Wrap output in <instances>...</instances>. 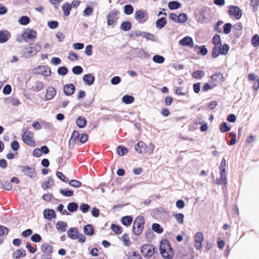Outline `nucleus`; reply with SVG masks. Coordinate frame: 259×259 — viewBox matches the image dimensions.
<instances>
[{
  "label": "nucleus",
  "mask_w": 259,
  "mask_h": 259,
  "mask_svg": "<svg viewBox=\"0 0 259 259\" xmlns=\"http://www.w3.org/2000/svg\"><path fill=\"white\" fill-rule=\"evenodd\" d=\"M159 251L161 256L164 258H172L173 250L169 242L167 240L164 239L161 241L159 245Z\"/></svg>",
  "instance_id": "1"
},
{
  "label": "nucleus",
  "mask_w": 259,
  "mask_h": 259,
  "mask_svg": "<svg viewBox=\"0 0 259 259\" xmlns=\"http://www.w3.org/2000/svg\"><path fill=\"white\" fill-rule=\"evenodd\" d=\"M145 224V219L143 216L139 215L135 219L133 226V231L136 236H139L141 234Z\"/></svg>",
  "instance_id": "2"
},
{
  "label": "nucleus",
  "mask_w": 259,
  "mask_h": 259,
  "mask_svg": "<svg viewBox=\"0 0 259 259\" xmlns=\"http://www.w3.org/2000/svg\"><path fill=\"white\" fill-rule=\"evenodd\" d=\"M41 49V46L38 44H31L29 47H26L24 50V56L29 58L36 55Z\"/></svg>",
  "instance_id": "3"
},
{
  "label": "nucleus",
  "mask_w": 259,
  "mask_h": 259,
  "mask_svg": "<svg viewBox=\"0 0 259 259\" xmlns=\"http://www.w3.org/2000/svg\"><path fill=\"white\" fill-rule=\"evenodd\" d=\"M226 164V162L225 158H223L220 167V173L221 177L220 178H217L216 180L217 184L220 185L223 184L225 187H226V185H227V178L225 168Z\"/></svg>",
  "instance_id": "4"
},
{
  "label": "nucleus",
  "mask_w": 259,
  "mask_h": 259,
  "mask_svg": "<svg viewBox=\"0 0 259 259\" xmlns=\"http://www.w3.org/2000/svg\"><path fill=\"white\" fill-rule=\"evenodd\" d=\"M118 11L116 9L112 10L107 16V23L108 26H114L117 23L118 17Z\"/></svg>",
  "instance_id": "5"
},
{
  "label": "nucleus",
  "mask_w": 259,
  "mask_h": 259,
  "mask_svg": "<svg viewBox=\"0 0 259 259\" xmlns=\"http://www.w3.org/2000/svg\"><path fill=\"white\" fill-rule=\"evenodd\" d=\"M228 14L236 19H240L242 15V10L236 6H230L228 7Z\"/></svg>",
  "instance_id": "6"
},
{
  "label": "nucleus",
  "mask_w": 259,
  "mask_h": 259,
  "mask_svg": "<svg viewBox=\"0 0 259 259\" xmlns=\"http://www.w3.org/2000/svg\"><path fill=\"white\" fill-rule=\"evenodd\" d=\"M155 252V248L151 244L143 245L141 248V253L143 256L146 257H151Z\"/></svg>",
  "instance_id": "7"
},
{
  "label": "nucleus",
  "mask_w": 259,
  "mask_h": 259,
  "mask_svg": "<svg viewBox=\"0 0 259 259\" xmlns=\"http://www.w3.org/2000/svg\"><path fill=\"white\" fill-rule=\"evenodd\" d=\"M41 250L46 253V255H42L41 259H52L53 247L48 243H44L41 246Z\"/></svg>",
  "instance_id": "8"
},
{
  "label": "nucleus",
  "mask_w": 259,
  "mask_h": 259,
  "mask_svg": "<svg viewBox=\"0 0 259 259\" xmlns=\"http://www.w3.org/2000/svg\"><path fill=\"white\" fill-rule=\"evenodd\" d=\"M32 134L29 131H26L23 132L22 135V140L26 145L34 147L35 146V143L32 139Z\"/></svg>",
  "instance_id": "9"
},
{
  "label": "nucleus",
  "mask_w": 259,
  "mask_h": 259,
  "mask_svg": "<svg viewBox=\"0 0 259 259\" xmlns=\"http://www.w3.org/2000/svg\"><path fill=\"white\" fill-rule=\"evenodd\" d=\"M37 36V32L35 30L33 29H28L27 31H24L22 34V38L23 40L26 42L27 41L26 39H33L35 38Z\"/></svg>",
  "instance_id": "10"
},
{
  "label": "nucleus",
  "mask_w": 259,
  "mask_h": 259,
  "mask_svg": "<svg viewBox=\"0 0 259 259\" xmlns=\"http://www.w3.org/2000/svg\"><path fill=\"white\" fill-rule=\"evenodd\" d=\"M35 73L43 75L45 76L51 75V71L49 67L45 65H40L35 69Z\"/></svg>",
  "instance_id": "11"
},
{
  "label": "nucleus",
  "mask_w": 259,
  "mask_h": 259,
  "mask_svg": "<svg viewBox=\"0 0 259 259\" xmlns=\"http://www.w3.org/2000/svg\"><path fill=\"white\" fill-rule=\"evenodd\" d=\"M57 92L56 89L51 86L49 87L47 89L46 98L45 101H48L52 100L56 96Z\"/></svg>",
  "instance_id": "12"
},
{
  "label": "nucleus",
  "mask_w": 259,
  "mask_h": 259,
  "mask_svg": "<svg viewBox=\"0 0 259 259\" xmlns=\"http://www.w3.org/2000/svg\"><path fill=\"white\" fill-rule=\"evenodd\" d=\"M75 91V87L72 83H69L65 85L63 87V92L67 96H70L74 94Z\"/></svg>",
  "instance_id": "13"
},
{
  "label": "nucleus",
  "mask_w": 259,
  "mask_h": 259,
  "mask_svg": "<svg viewBox=\"0 0 259 259\" xmlns=\"http://www.w3.org/2000/svg\"><path fill=\"white\" fill-rule=\"evenodd\" d=\"M203 240V235L201 232H197L196 233L194 238V241L196 243L195 248L197 250H199L201 248L202 242Z\"/></svg>",
  "instance_id": "14"
},
{
  "label": "nucleus",
  "mask_w": 259,
  "mask_h": 259,
  "mask_svg": "<svg viewBox=\"0 0 259 259\" xmlns=\"http://www.w3.org/2000/svg\"><path fill=\"white\" fill-rule=\"evenodd\" d=\"M44 217L49 221H51L52 219L56 217V212L54 209L47 208L44 210Z\"/></svg>",
  "instance_id": "15"
},
{
  "label": "nucleus",
  "mask_w": 259,
  "mask_h": 259,
  "mask_svg": "<svg viewBox=\"0 0 259 259\" xmlns=\"http://www.w3.org/2000/svg\"><path fill=\"white\" fill-rule=\"evenodd\" d=\"M146 144L142 141H139L135 147V149L139 153L144 154L146 153Z\"/></svg>",
  "instance_id": "16"
},
{
  "label": "nucleus",
  "mask_w": 259,
  "mask_h": 259,
  "mask_svg": "<svg viewBox=\"0 0 259 259\" xmlns=\"http://www.w3.org/2000/svg\"><path fill=\"white\" fill-rule=\"evenodd\" d=\"M179 44L183 46H188L190 47H193L194 42L191 37L186 36L180 40Z\"/></svg>",
  "instance_id": "17"
},
{
  "label": "nucleus",
  "mask_w": 259,
  "mask_h": 259,
  "mask_svg": "<svg viewBox=\"0 0 259 259\" xmlns=\"http://www.w3.org/2000/svg\"><path fill=\"white\" fill-rule=\"evenodd\" d=\"M11 37L10 32L7 30L0 31V43L6 42Z\"/></svg>",
  "instance_id": "18"
},
{
  "label": "nucleus",
  "mask_w": 259,
  "mask_h": 259,
  "mask_svg": "<svg viewBox=\"0 0 259 259\" xmlns=\"http://www.w3.org/2000/svg\"><path fill=\"white\" fill-rule=\"evenodd\" d=\"M146 15V13L142 10H139L135 12V17L139 23H143L146 21V19L143 20Z\"/></svg>",
  "instance_id": "19"
},
{
  "label": "nucleus",
  "mask_w": 259,
  "mask_h": 259,
  "mask_svg": "<svg viewBox=\"0 0 259 259\" xmlns=\"http://www.w3.org/2000/svg\"><path fill=\"white\" fill-rule=\"evenodd\" d=\"M223 76L220 73H215L211 76V80L213 86H216L220 82L223 81Z\"/></svg>",
  "instance_id": "20"
},
{
  "label": "nucleus",
  "mask_w": 259,
  "mask_h": 259,
  "mask_svg": "<svg viewBox=\"0 0 259 259\" xmlns=\"http://www.w3.org/2000/svg\"><path fill=\"white\" fill-rule=\"evenodd\" d=\"M82 80L87 83V84L90 86L93 84L95 82V77L90 73L84 74L82 77Z\"/></svg>",
  "instance_id": "21"
},
{
  "label": "nucleus",
  "mask_w": 259,
  "mask_h": 259,
  "mask_svg": "<svg viewBox=\"0 0 259 259\" xmlns=\"http://www.w3.org/2000/svg\"><path fill=\"white\" fill-rule=\"evenodd\" d=\"M22 171L26 175L30 177L33 178V176L34 171L35 168L33 167H29L27 165H24L22 167Z\"/></svg>",
  "instance_id": "22"
},
{
  "label": "nucleus",
  "mask_w": 259,
  "mask_h": 259,
  "mask_svg": "<svg viewBox=\"0 0 259 259\" xmlns=\"http://www.w3.org/2000/svg\"><path fill=\"white\" fill-rule=\"evenodd\" d=\"M79 232L76 228H70L67 231V235L71 239H77V236Z\"/></svg>",
  "instance_id": "23"
},
{
  "label": "nucleus",
  "mask_w": 259,
  "mask_h": 259,
  "mask_svg": "<svg viewBox=\"0 0 259 259\" xmlns=\"http://www.w3.org/2000/svg\"><path fill=\"white\" fill-rule=\"evenodd\" d=\"M83 233L89 236H93L95 234V230L91 224H88L83 228Z\"/></svg>",
  "instance_id": "24"
},
{
  "label": "nucleus",
  "mask_w": 259,
  "mask_h": 259,
  "mask_svg": "<svg viewBox=\"0 0 259 259\" xmlns=\"http://www.w3.org/2000/svg\"><path fill=\"white\" fill-rule=\"evenodd\" d=\"M56 229L60 232H65L67 228V224L65 222L58 221L56 224Z\"/></svg>",
  "instance_id": "25"
},
{
  "label": "nucleus",
  "mask_w": 259,
  "mask_h": 259,
  "mask_svg": "<svg viewBox=\"0 0 259 259\" xmlns=\"http://www.w3.org/2000/svg\"><path fill=\"white\" fill-rule=\"evenodd\" d=\"M166 19L164 17H162L156 20V26L157 29H161L166 25Z\"/></svg>",
  "instance_id": "26"
},
{
  "label": "nucleus",
  "mask_w": 259,
  "mask_h": 259,
  "mask_svg": "<svg viewBox=\"0 0 259 259\" xmlns=\"http://www.w3.org/2000/svg\"><path fill=\"white\" fill-rule=\"evenodd\" d=\"M62 9L64 15L68 16L72 9V5L69 3H65L63 5Z\"/></svg>",
  "instance_id": "27"
},
{
  "label": "nucleus",
  "mask_w": 259,
  "mask_h": 259,
  "mask_svg": "<svg viewBox=\"0 0 259 259\" xmlns=\"http://www.w3.org/2000/svg\"><path fill=\"white\" fill-rule=\"evenodd\" d=\"M87 122V119L82 116H79L76 119V123L80 128H83L85 126Z\"/></svg>",
  "instance_id": "28"
},
{
  "label": "nucleus",
  "mask_w": 259,
  "mask_h": 259,
  "mask_svg": "<svg viewBox=\"0 0 259 259\" xmlns=\"http://www.w3.org/2000/svg\"><path fill=\"white\" fill-rule=\"evenodd\" d=\"M181 6L182 4L178 1H170L168 3V8L171 10L178 9Z\"/></svg>",
  "instance_id": "29"
},
{
  "label": "nucleus",
  "mask_w": 259,
  "mask_h": 259,
  "mask_svg": "<svg viewBox=\"0 0 259 259\" xmlns=\"http://www.w3.org/2000/svg\"><path fill=\"white\" fill-rule=\"evenodd\" d=\"M54 179L52 177H49L48 180L41 184V187L44 190L50 188L51 186L54 184Z\"/></svg>",
  "instance_id": "30"
},
{
  "label": "nucleus",
  "mask_w": 259,
  "mask_h": 259,
  "mask_svg": "<svg viewBox=\"0 0 259 259\" xmlns=\"http://www.w3.org/2000/svg\"><path fill=\"white\" fill-rule=\"evenodd\" d=\"M133 222V217L130 215L123 217L121 218V222L123 225L125 226H130Z\"/></svg>",
  "instance_id": "31"
},
{
  "label": "nucleus",
  "mask_w": 259,
  "mask_h": 259,
  "mask_svg": "<svg viewBox=\"0 0 259 259\" xmlns=\"http://www.w3.org/2000/svg\"><path fill=\"white\" fill-rule=\"evenodd\" d=\"M133 49L137 51V55L139 58L144 57L147 58L149 57L148 53L146 52L143 49H138V48H134Z\"/></svg>",
  "instance_id": "32"
},
{
  "label": "nucleus",
  "mask_w": 259,
  "mask_h": 259,
  "mask_svg": "<svg viewBox=\"0 0 259 259\" xmlns=\"http://www.w3.org/2000/svg\"><path fill=\"white\" fill-rule=\"evenodd\" d=\"M59 192L65 197H71L74 195V191L69 189H61Z\"/></svg>",
  "instance_id": "33"
},
{
  "label": "nucleus",
  "mask_w": 259,
  "mask_h": 259,
  "mask_svg": "<svg viewBox=\"0 0 259 259\" xmlns=\"http://www.w3.org/2000/svg\"><path fill=\"white\" fill-rule=\"evenodd\" d=\"M26 256V251L23 249H17L13 254V257L16 259H19L21 257Z\"/></svg>",
  "instance_id": "34"
},
{
  "label": "nucleus",
  "mask_w": 259,
  "mask_h": 259,
  "mask_svg": "<svg viewBox=\"0 0 259 259\" xmlns=\"http://www.w3.org/2000/svg\"><path fill=\"white\" fill-rule=\"evenodd\" d=\"M132 28V23L130 21H125L121 23L120 29L124 31L130 30Z\"/></svg>",
  "instance_id": "35"
},
{
  "label": "nucleus",
  "mask_w": 259,
  "mask_h": 259,
  "mask_svg": "<svg viewBox=\"0 0 259 259\" xmlns=\"http://www.w3.org/2000/svg\"><path fill=\"white\" fill-rule=\"evenodd\" d=\"M128 152L127 148L123 146L119 145L117 148V152L119 156H124Z\"/></svg>",
  "instance_id": "36"
},
{
  "label": "nucleus",
  "mask_w": 259,
  "mask_h": 259,
  "mask_svg": "<svg viewBox=\"0 0 259 259\" xmlns=\"http://www.w3.org/2000/svg\"><path fill=\"white\" fill-rule=\"evenodd\" d=\"M134 97L131 95H125L122 98V101L126 104H131L134 101Z\"/></svg>",
  "instance_id": "37"
},
{
  "label": "nucleus",
  "mask_w": 259,
  "mask_h": 259,
  "mask_svg": "<svg viewBox=\"0 0 259 259\" xmlns=\"http://www.w3.org/2000/svg\"><path fill=\"white\" fill-rule=\"evenodd\" d=\"M152 230L158 234H161L163 232V229L158 223H154L152 225Z\"/></svg>",
  "instance_id": "38"
},
{
  "label": "nucleus",
  "mask_w": 259,
  "mask_h": 259,
  "mask_svg": "<svg viewBox=\"0 0 259 259\" xmlns=\"http://www.w3.org/2000/svg\"><path fill=\"white\" fill-rule=\"evenodd\" d=\"M141 36L145 38L147 40L154 41V35L148 32L142 31Z\"/></svg>",
  "instance_id": "39"
},
{
  "label": "nucleus",
  "mask_w": 259,
  "mask_h": 259,
  "mask_svg": "<svg viewBox=\"0 0 259 259\" xmlns=\"http://www.w3.org/2000/svg\"><path fill=\"white\" fill-rule=\"evenodd\" d=\"M78 205L77 203L74 202H70L67 205V209L71 212H74L77 211Z\"/></svg>",
  "instance_id": "40"
},
{
  "label": "nucleus",
  "mask_w": 259,
  "mask_h": 259,
  "mask_svg": "<svg viewBox=\"0 0 259 259\" xmlns=\"http://www.w3.org/2000/svg\"><path fill=\"white\" fill-rule=\"evenodd\" d=\"M204 12H205V9H200L198 11V13H197V17L198 21L199 22H202L204 21L205 20L206 17H205V15H204Z\"/></svg>",
  "instance_id": "41"
},
{
  "label": "nucleus",
  "mask_w": 259,
  "mask_h": 259,
  "mask_svg": "<svg viewBox=\"0 0 259 259\" xmlns=\"http://www.w3.org/2000/svg\"><path fill=\"white\" fill-rule=\"evenodd\" d=\"M194 49L195 50H199V51L198 52V54H200L203 56L206 55L208 52L207 49L205 46H198L196 45L194 47Z\"/></svg>",
  "instance_id": "42"
},
{
  "label": "nucleus",
  "mask_w": 259,
  "mask_h": 259,
  "mask_svg": "<svg viewBox=\"0 0 259 259\" xmlns=\"http://www.w3.org/2000/svg\"><path fill=\"white\" fill-rule=\"evenodd\" d=\"M173 216L175 218L177 222L179 224H183L184 223V215L182 213L174 212Z\"/></svg>",
  "instance_id": "43"
},
{
  "label": "nucleus",
  "mask_w": 259,
  "mask_h": 259,
  "mask_svg": "<svg viewBox=\"0 0 259 259\" xmlns=\"http://www.w3.org/2000/svg\"><path fill=\"white\" fill-rule=\"evenodd\" d=\"M123 11L126 15H131L134 12V8L131 5H125L123 7Z\"/></svg>",
  "instance_id": "44"
},
{
  "label": "nucleus",
  "mask_w": 259,
  "mask_h": 259,
  "mask_svg": "<svg viewBox=\"0 0 259 259\" xmlns=\"http://www.w3.org/2000/svg\"><path fill=\"white\" fill-rule=\"evenodd\" d=\"M79 136L80 134L78 131H74L72 133L71 138L69 140V145L71 142L74 143L77 140H78Z\"/></svg>",
  "instance_id": "45"
},
{
  "label": "nucleus",
  "mask_w": 259,
  "mask_h": 259,
  "mask_svg": "<svg viewBox=\"0 0 259 259\" xmlns=\"http://www.w3.org/2000/svg\"><path fill=\"white\" fill-rule=\"evenodd\" d=\"M152 60L154 62L158 64H161L164 62L165 58L163 56L155 55L152 58Z\"/></svg>",
  "instance_id": "46"
},
{
  "label": "nucleus",
  "mask_w": 259,
  "mask_h": 259,
  "mask_svg": "<svg viewBox=\"0 0 259 259\" xmlns=\"http://www.w3.org/2000/svg\"><path fill=\"white\" fill-rule=\"evenodd\" d=\"M188 19L187 15L185 13H180L178 15L177 23H183L187 21Z\"/></svg>",
  "instance_id": "47"
},
{
  "label": "nucleus",
  "mask_w": 259,
  "mask_h": 259,
  "mask_svg": "<svg viewBox=\"0 0 259 259\" xmlns=\"http://www.w3.org/2000/svg\"><path fill=\"white\" fill-rule=\"evenodd\" d=\"M18 22L22 25H26L29 23L30 19L28 16H23L20 18Z\"/></svg>",
  "instance_id": "48"
},
{
  "label": "nucleus",
  "mask_w": 259,
  "mask_h": 259,
  "mask_svg": "<svg viewBox=\"0 0 259 259\" xmlns=\"http://www.w3.org/2000/svg\"><path fill=\"white\" fill-rule=\"evenodd\" d=\"M251 44L254 47L259 46V36L257 34L253 35L251 39Z\"/></svg>",
  "instance_id": "49"
},
{
  "label": "nucleus",
  "mask_w": 259,
  "mask_h": 259,
  "mask_svg": "<svg viewBox=\"0 0 259 259\" xmlns=\"http://www.w3.org/2000/svg\"><path fill=\"white\" fill-rule=\"evenodd\" d=\"M111 229L115 234L119 235L122 233V227L119 225L112 224Z\"/></svg>",
  "instance_id": "50"
},
{
  "label": "nucleus",
  "mask_w": 259,
  "mask_h": 259,
  "mask_svg": "<svg viewBox=\"0 0 259 259\" xmlns=\"http://www.w3.org/2000/svg\"><path fill=\"white\" fill-rule=\"evenodd\" d=\"M204 75L205 73L204 71H203L202 70H199L194 71L192 74V76L194 78L201 79L203 77H204Z\"/></svg>",
  "instance_id": "51"
},
{
  "label": "nucleus",
  "mask_w": 259,
  "mask_h": 259,
  "mask_svg": "<svg viewBox=\"0 0 259 259\" xmlns=\"http://www.w3.org/2000/svg\"><path fill=\"white\" fill-rule=\"evenodd\" d=\"M57 72L60 75L65 76L68 73V69L65 66H61L58 68Z\"/></svg>",
  "instance_id": "52"
},
{
  "label": "nucleus",
  "mask_w": 259,
  "mask_h": 259,
  "mask_svg": "<svg viewBox=\"0 0 259 259\" xmlns=\"http://www.w3.org/2000/svg\"><path fill=\"white\" fill-rule=\"evenodd\" d=\"M68 182L70 186L75 188H78L81 186V183L78 180H71Z\"/></svg>",
  "instance_id": "53"
},
{
  "label": "nucleus",
  "mask_w": 259,
  "mask_h": 259,
  "mask_svg": "<svg viewBox=\"0 0 259 259\" xmlns=\"http://www.w3.org/2000/svg\"><path fill=\"white\" fill-rule=\"evenodd\" d=\"M212 41L214 47H219V45L221 46V38L219 34H215L212 38Z\"/></svg>",
  "instance_id": "54"
},
{
  "label": "nucleus",
  "mask_w": 259,
  "mask_h": 259,
  "mask_svg": "<svg viewBox=\"0 0 259 259\" xmlns=\"http://www.w3.org/2000/svg\"><path fill=\"white\" fill-rule=\"evenodd\" d=\"M72 71L73 74L79 75L83 72V68L81 66L79 65L75 66L72 68Z\"/></svg>",
  "instance_id": "55"
},
{
  "label": "nucleus",
  "mask_w": 259,
  "mask_h": 259,
  "mask_svg": "<svg viewBox=\"0 0 259 259\" xmlns=\"http://www.w3.org/2000/svg\"><path fill=\"white\" fill-rule=\"evenodd\" d=\"M56 176L61 181L63 182L66 183L69 181V179L67 178L62 172L57 171Z\"/></svg>",
  "instance_id": "56"
},
{
  "label": "nucleus",
  "mask_w": 259,
  "mask_h": 259,
  "mask_svg": "<svg viewBox=\"0 0 259 259\" xmlns=\"http://www.w3.org/2000/svg\"><path fill=\"white\" fill-rule=\"evenodd\" d=\"M153 232V231L152 230H151L150 229H149L147 231H146L145 233V237L148 242L151 241L154 235Z\"/></svg>",
  "instance_id": "57"
},
{
  "label": "nucleus",
  "mask_w": 259,
  "mask_h": 259,
  "mask_svg": "<svg viewBox=\"0 0 259 259\" xmlns=\"http://www.w3.org/2000/svg\"><path fill=\"white\" fill-rule=\"evenodd\" d=\"M48 27L52 29L57 28L59 26V23L57 21L52 20L48 22Z\"/></svg>",
  "instance_id": "58"
},
{
  "label": "nucleus",
  "mask_w": 259,
  "mask_h": 259,
  "mask_svg": "<svg viewBox=\"0 0 259 259\" xmlns=\"http://www.w3.org/2000/svg\"><path fill=\"white\" fill-rule=\"evenodd\" d=\"M90 208H91L90 206L88 204H87V203H82L79 206L80 210L83 213H87V212H88V211L89 210Z\"/></svg>",
  "instance_id": "59"
},
{
  "label": "nucleus",
  "mask_w": 259,
  "mask_h": 259,
  "mask_svg": "<svg viewBox=\"0 0 259 259\" xmlns=\"http://www.w3.org/2000/svg\"><path fill=\"white\" fill-rule=\"evenodd\" d=\"M122 240L124 242V245L125 246H129L131 244V241L128 234L124 233L122 237Z\"/></svg>",
  "instance_id": "60"
},
{
  "label": "nucleus",
  "mask_w": 259,
  "mask_h": 259,
  "mask_svg": "<svg viewBox=\"0 0 259 259\" xmlns=\"http://www.w3.org/2000/svg\"><path fill=\"white\" fill-rule=\"evenodd\" d=\"M3 188L7 190H10L12 188V184L9 181H4L2 183Z\"/></svg>",
  "instance_id": "61"
},
{
  "label": "nucleus",
  "mask_w": 259,
  "mask_h": 259,
  "mask_svg": "<svg viewBox=\"0 0 259 259\" xmlns=\"http://www.w3.org/2000/svg\"><path fill=\"white\" fill-rule=\"evenodd\" d=\"M11 148L15 151H18L20 148L19 142L17 141H13L11 144Z\"/></svg>",
  "instance_id": "62"
},
{
  "label": "nucleus",
  "mask_w": 259,
  "mask_h": 259,
  "mask_svg": "<svg viewBox=\"0 0 259 259\" xmlns=\"http://www.w3.org/2000/svg\"><path fill=\"white\" fill-rule=\"evenodd\" d=\"M31 240L34 242L37 243L41 241V237L39 234L36 233L31 236Z\"/></svg>",
  "instance_id": "63"
},
{
  "label": "nucleus",
  "mask_w": 259,
  "mask_h": 259,
  "mask_svg": "<svg viewBox=\"0 0 259 259\" xmlns=\"http://www.w3.org/2000/svg\"><path fill=\"white\" fill-rule=\"evenodd\" d=\"M12 92V88L10 84H6L3 88V93L6 95L11 94Z\"/></svg>",
  "instance_id": "64"
}]
</instances>
